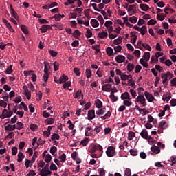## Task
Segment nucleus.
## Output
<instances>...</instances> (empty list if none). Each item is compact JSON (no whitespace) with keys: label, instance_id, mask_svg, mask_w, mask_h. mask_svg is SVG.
I'll list each match as a JSON object with an SVG mask.
<instances>
[{"label":"nucleus","instance_id":"nucleus-1","mask_svg":"<svg viewBox=\"0 0 176 176\" xmlns=\"http://www.w3.org/2000/svg\"><path fill=\"white\" fill-rule=\"evenodd\" d=\"M50 166V164L47 163V164L44 167H43L42 170L40 171L41 176L52 175V171L49 170Z\"/></svg>","mask_w":176,"mask_h":176},{"label":"nucleus","instance_id":"nucleus-2","mask_svg":"<svg viewBox=\"0 0 176 176\" xmlns=\"http://www.w3.org/2000/svg\"><path fill=\"white\" fill-rule=\"evenodd\" d=\"M106 155L108 157H113L116 155V151L115 147L111 146H109L106 151Z\"/></svg>","mask_w":176,"mask_h":176},{"label":"nucleus","instance_id":"nucleus-3","mask_svg":"<svg viewBox=\"0 0 176 176\" xmlns=\"http://www.w3.org/2000/svg\"><path fill=\"white\" fill-rule=\"evenodd\" d=\"M151 152L148 153V155H151V156H155V155H159L160 153V148L159 146L153 145V146L151 147Z\"/></svg>","mask_w":176,"mask_h":176},{"label":"nucleus","instance_id":"nucleus-4","mask_svg":"<svg viewBox=\"0 0 176 176\" xmlns=\"http://www.w3.org/2000/svg\"><path fill=\"white\" fill-rule=\"evenodd\" d=\"M137 6H138V4L129 6V8H128V13L129 16H133L134 13H137Z\"/></svg>","mask_w":176,"mask_h":176},{"label":"nucleus","instance_id":"nucleus-5","mask_svg":"<svg viewBox=\"0 0 176 176\" xmlns=\"http://www.w3.org/2000/svg\"><path fill=\"white\" fill-rule=\"evenodd\" d=\"M137 102H140L142 107H146V99H145V96H138L136 98Z\"/></svg>","mask_w":176,"mask_h":176},{"label":"nucleus","instance_id":"nucleus-6","mask_svg":"<svg viewBox=\"0 0 176 176\" xmlns=\"http://www.w3.org/2000/svg\"><path fill=\"white\" fill-rule=\"evenodd\" d=\"M102 90L104 91H113V89H112V84H105L102 86Z\"/></svg>","mask_w":176,"mask_h":176},{"label":"nucleus","instance_id":"nucleus-7","mask_svg":"<svg viewBox=\"0 0 176 176\" xmlns=\"http://www.w3.org/2000/svg\"><path fill=\"white\" fill-rule=\"evenodd\" d=\"M144 96L148 102H152L153 100H155V97H153V95L148 91L144 92Z\"/></svg>","mask_w":176,"mask_h":176},{"label":"nucleus","instance_id":"nucleus-8","mask_svg":"<svg viewBox=\"0 0 176 176\" xmlns=\"http://www.w3.org/2000/svg\"><path fill=\"white\" fill-rule=\"evenodd\" d=\"M10 14L16 20H19V14H17V12L13 9V6L12 4L10 5Z\"/></svg>","mask_w":176,"mask_h":176},{"label":"nucleus","instance_id":"nucleus-9","mask_svg":"<svg viewBox=\"0 0 176 176\" xmlns=\"http://www.w3.org/2000/svg\"><path fill=\"white\" fill-rule=\"evenodd\" d=\"M44 73L45 74H49V70L52 69V66L50 65V63L49 62L44 61Z\"/></svg>","mask_w":176,"mask_h":176},{"label":"nucleus","instance_id":"nucleus-10","mask_svg":"<svg viewBox=\"0 0 176 176\" xmlns=\"http://www.w3.org/2000/svg\"><path fill=\"white\" fill-rule=\"evenodd\" d=\"M161 78L162 79L164 86H166V85H167L166 83H168V77L167 76V73H162L161 74Z\"/></svg>","mask_w":176,"mask_h":176},{"label":"nucleus","instance_id":"nucleus-11","mask_svg":"<svg viewBox=\"0 0 176 176\" xmlns=\"http://www.w3.org/2000/svg\"><path fill=\"white\" fill-rule=\"evenodd\" d=\"M116 63L120 64L122 63H124V60H126V57L123 55H118L115 58Z\"/></svg>","mask_w":176,"mask_h":176},{"label":"nucleus","instance_id":"nucleus-12","mask_svg":"<svg viewBox=\"0 0 176 176\" xmlns=\"http://www.w3.org/2000/svg\"><path fill=\"white\" fill-rule=\"evenodd\" d=\"M94 118H96V111L94 110L88 111V120H93Z\"/></svg>","mask_w":176,"mask_h":176},{"label":"nucleus","instance_id":"nucleus-13","mask_svg":"<svg viewBox=\"0 0 176 176\" xmlns=\"http://www.w3.org/2000/svg\"><path fill=\"white\" fill-rule=\"evenodd\" d=\"M47 30H52V26L49 25H43L40 28L42 34H45V32H47Z\"/></svg>","mask_w":176,"mask_h":176},{"label":"nucleus","instance_id":"nucleus-14","mask_svg":"<svg viewBox=\"0 0 176 176\" xmlns=\"http://www.w3.org/2000/svg\"><path fill=\"white\" fill-rule=\"evenodd\" d=\"M121 100H123V101L126 100H131V98L130 97V94L129 92H124L121 94Z\"/></svg>","mask_w":176,"mask_h":176},{"label":"nucleus","instance_id":"nucleus-15","mask_svg":"<svg viewBox=\"0 0 176 176\" xmlns=\"http://www.w3.org/2000/svg\"><path fill=\"white\" fill-rule=\"evenodd\" d=\"M93 135V128L91 126L87 127L85 129V137Z\"/></svg>","mask_w":176,"mask_h":176},{"label":"nucleus","instance_id":"nucleus-16","mask_svg":"<svg viewBox=\"0 0 176 176\" xmlns=\"http://www.w3.org/2000/svg\"><path fill=\"white\" fill-rule=\"evenodd\" d=\"M140 135L142 136V138H144V140H148V138L149 135L148 134V131L146 129H142Z\"/></svg>","mask_w":176,"mask_h":176},{"label":"nucleus","instance_id":"nucleus-17","mask_svg":"<svg viewBox=\"0 0 176 176\" xmlns=\"http://www.w3.org/2000/svg\"><path fill=\"white\" fill-rule=\"evenodd\" d=\"M98 36L100 39H105V38H108V33L103 31L102 32H99L98 34Z\"/></svg>","mask_w":176,"mask_h":176},{"label":"nucleus","instance_id":"nucleus-18","mask_svg":"<svg viewBox=\"0 0 176 176\" xmlns=\"http://www.w3.org/2000/svg\"><path fill=\"white\" fill-rule=\"evenodd\" d=\"M68 80V76L65 74H63V76L59 78V83H65V82Z\"/></svg>","mask_w":176,"mask_h":176},{"label":"nucleus","instance_id":"nucleus-19","mask_svg":"<svg viewBox=\"0 0 176 176\" xmlns=\"http://www.w3.org/2000/svg\"><path fill=\"white\" fill-rule=\"evenodd\" d=\"M139 6L144 12H148L151 9L147 4H140Z\"/></svg>","mask_w":176,"mask_h":176},{"label":"nucleus","instance_id":"nucleus-20","mask_svg":"<svg viewBox=\"0 0 176 176\" xmlns=\"http://www.w3.org/2000/svg\"><path fill=\"white\" fill-rule=\"evenodd\" d=\"M21 30L23 32V34H25V35H28L30 32L28 31V28L25 26V25H21Z\"/></svg>","mask_w":176,"mask_h":176},{"label":"nucleus","instance_id":"nucleus-21","mask_svg":"<svg viewBox=\"0 0 176 176\" xmlns=\"http://www.w3.org/2000/svg\"><path fill=\"white\" fill-rule=\"evenodd\" d=\"M82 96V98H83V93H82V90L79 89L76 92V94L74 95V98L79 99L80 98V96Z\"/></svg>","mask_w":176,"mask_h":176},{"label":"nucleus","instance_id":"nucleus-22","mask_svg":"<svg viewBox=\"0 0 176 176\" xmlns=\"http://www.w3.org/2000/svg\"><path fill=\"white\" fill-rule=\"evenodd\" d=\"M143 58L145 61H149V58H151V52H145L143 55Z\"/></svg>","mask_w":176,"mask_h":176},{"label":"nucleus","instance_id":"nucleus-23","mask_svg":"<svg viewBox=\"0 0 176 176\" xmlns=\"http://www.w3.org/2000/svg\"><path fill=\"white\" fill-rule=\"evenodd\" d=\"M45 123L47 124V126H49L50 124H54V118H47L45 120Z\"/></svg>","mask_w":176,"mask_h":176},{"label":"nucleus","instance_id":"nucleus-24","mask_svg":"<svg viewBox=\"0 0 176 176\" xmlns=\"http://www.w3.org/2000/svg\"><path fill=\"white\" fill-rule=\"evenodd\" d=\"M109 98L113 102H116V101H118V96H115V94H113V91H111V94L109 95Z\"/></svg>","mask_w":176,"mask_h":176},{"label":"nucleus","instance_id":"nucleus-25","mask_svg":"<svg viewBox=\"0 0 176 176\" xmlns=\"http://www.w3.org/2000/svg\"><path fill=\"white\" fill-rule=\"evenodd\" d=\"M24 94L28 100H31V91L27 88L25 89Z\"/></svg>","mask_w":176,"mask_h":176},{"label":"nucleus","instance_id":"nucleus-26","mask_svg":"<svg viewBox=\"0 0 176 176\" xmlns=\"http://www.w3.org/2000/svg\"><path fill=\"white\" fill-rule=\"evenodd\" d=\"M107 112L106 108H102L100 110L96 111V113L98 115V116H100V115H104Z\"/></svg>","mask_w":176,"mask_h":176},{"label":"nucleus","instance_id":"nucleus-27","mask_svg":"<svg viewBox=\"0 0 176 176\" xmlns=\"http://www.w3.org/2000/svg\"><path fill=\"white\" fill-rule=\"evenodd\" d=\"M24 157H25V155H24V154L23 153L19 152L18 153L17 162H23V159H24Z\"/></svg>","mask_w":176,"mask_h":176},{"label":"nucleus","instance_id":"nucleus-28","mask_svg":"<svg viewBox=\"0 0 176 176\" xmlns=\"http://www.w3.org/2000/svg\"><path fill=\"white\" fill-rule=\"evenodd\" d=\"M106 53L108 54V56H109V57H111V56L113 54V49H112L111 47H108L106 49Z\"/></svg>","mask_w":176,"mask_h":176},{"label":"nucleus","instance_id":"nucleus-29","mask_svg":"<svg viewBox=\"0 0 176 176\" xmlns=\"http://www.w3.org/2000/svg\"><path fill=\"white\" fill-rule=\"evenodd\" d=\"M91 25H92V27L96 28L98 27V25H100V23H98V21H97L96 19H91Z\"/></svg>","mask_w":176,"mask_h":176},{"label":"nucleus","instance_id":"nucleus-30","mask_svg":"<svg viewBox=\"0 0 176 176\" xmlns=\"http://www.w3.org/2000/svg\"><path fill=\"white\" fill-rule=\"evenodd\" d=\"M140 63L141 65L144 67V68H149V65L147 63V62H145L144 58H141L140 60Z\"/></svg>","mask_w":176,"mask_h":176},{"label":"nucleus","instance_id":"nucleus-31","mask_svg":"<svg viewBox=\"0 0 176 176\" xmlns=\"http://www.w3.org/2000/svg\"><path fill=\"white\" fill-rule=\"evenodd\" d=\"M138 20V18L135 16H131L129 19L130 23H132V24H135Z\"/></svg>","mask_w":176,"mask_h":176},{"label":"nucleus","instance_id":"nucleus-32","mask_svg":"<svg viewBox=\"0 0 176 176\" xmlns=\"http://www.w3.org/2000/svg\"><path fill=\"white\" fill-rule=\"evenodd\" d=\"M146 31H148L146 26L143 25L142 28H140V32L141 35H145Z\"/></svg>","mask_w":176,"mask_h":176},{"label":"nucleus","instance_id":"nucleus-33","mask_svg":"<svg viewBox=\"0 0 176 176\" xmlns=\"http://www.w3.org/2000/svg\"><path fill=\"white\" fill-rule=\"evenodd\" d=\"M85 36L87 38H91V36H93V32H91V30L89 28L87 29Z\"/></svg>","mask_w":176,"mask_h":176},{"label":"nucleus","instance_id":"nucleus-34","mask_svg":"<svg viewBox=\"0 0 176 176\" xmlns=\"http://www.w3.org/2000/svg\"><path fill=\"white\" fill-rule=\"evenodd\" d=\"M128 135H129L128 140L129 141H131V140H133V138H134V137H135V133H134L133 131H129Z\"/></svg>","mask_w":176,"mask_h":176},{"label":"nucleus","instance_id":"nucleus-35","mask_svg":"<svg viewBox=\"0 0 176 176\" xmlns=\"http://www.w3.org/2000/svg\"><path fill=\"white\" fill-rule=\"evenodd\" d=\"M12 68H13V65H11L10 67L7 68V69L5 72V74H6L7 75H10V74L13 72V69Z\"/></svg>","mask_w":176,"mask_h":176},{"label":"nucleus","instance_id":"nucleus-36","mask_svg":"<svg viewBox=\"0 0 176 176\" xmlns=\"http://www.w3.org/2000/svg\"><path fill=\"white\" fill-rule=\"evenodd\" d=\"M138 97L144 96V91H145V89L143 87H139L138 89Z\"/></svg>","mask_w":176,"mask_h":176},{"label":"nucleus","instance_id":"nucleus-37","mask_svg":"<svg viewBox=\"0 0 176 176\" xmlns=\"http://www.w3.org/2000/svg\"><path fill=\"white\" fill-rule=\"evenodd\" d=\"M111 111H109L104 116H101L100 118L102 120H105L106 119H108V118H111Z\"/></svg>","mask_w":176,"mask_h":176},{"label":"nucleus","instance_id":"nucleus-38","mask_svg":"<svg viewBox=\"0 0 176 176\" xmlns=\"http://www.w3.org/2000/svg\"><path fill=\"white\" fill-rule=\"evenodd\" d=\"M142 47L146 49V50H148V52H151V50H152V47H151V45H149V44L142 43Z\"/></svg>","mask_w":176,"mask_h":176},{"label":"nucleus","instance_id":"nucleus-39","mask_svg":"<svg viewBox=\"0 0 176 176\" xmlns=\"http://www.w3.org/2000/svg\"><path fill=\"white\" fill-rule=\"evenodd\" d=\"M126 69H127V71H129V72H131V71L134 69V64L128 63L126 66Z\"/></svg>","mask_w":176,"mask_h":176},{"label":"nucleus","instance_id":"nucleus-40","mask_svg":"<svg viewBox=\"0 0 176 176\" xmlns=\"http://www.w3.org/2000/svg\"><path fill=\"white\" fill-rule=\"evenodd\" d=\"M123 104L125 107H131L133 102L130 100L127 99L123 101Z\"/></svg>","mask_w":176,"mask_h":176},{"label":"nucleus","instance_id":"nucleus-41","mask_svg":"<svg viewBox=\"0 0 176 176\" xmlns=\"http://www.w3.org/2000/svg\"><path fill=\"white\" fill-rule=\"evenodd\" d=\"M80 144H81V145H82V146H86L89 144V138H85L84 140H82L80 142Z\"/></svg>","mask_w":176,"mask_h":176},{"label":"nucleus","instance_id":"nucleus-42","mask_svg":"<svg viewBox=\"0 0 176 176\" xmlns=\"http://www.w3.org/2000/svg\"><path fill=\"white\" fill-rule=\"evenodd\" d=\"M73 71L74 72V74L76 75V76H80V69L78 68V67H74L73 69Z\"/></svg>","mask_w":176,"mask_h":176},{"label":"nucleus","instance_id":"nucleus-43","mask_svg":"<svg viewBox=\"0 0 176 176\" xmlns=\"http://www.w3.org/2000/svg\"><path fill=\"white\" fill-rule=\"evenodd\" d=\"M59 160H60L61 163H64L65 160H67V155L65 153H63L61 156L59 157Z\"/></svg>","mask_w":176,"mask_h":176},{"label":"nucleus","instance_id":"nucleus-44","mask_svg":"<svg viewBox=\"0 0 176 176\" xmlns=\"http://www.w3.org/2000/svg\"><path fill=\"white\" fill-rule=\"evenodd\" d=\"M96 108H102V102L100 100V99H97L96 100Z\"/></svg>","mask_w":176,"mask_h":176},{"label":"nucleus","instance_id":"nucleus-45","mask_svg":"<svg viewBox=\"0 0 176 176\" xmlns=\"http://www.w3.org/2000/svg\"><path fill=\"white\" fill-rule=\"evenodd\" d=\"M80 35H82V33L78 30H76L73 33V36L74 38H78V36H80Z\"/></svg>","mask_w":176,"mask_h":176},{"label":"nucleus","instance_id":"nucleus-46","mask_svg":"<svg viewBox=\"0 0 176 176\" xmlns=\"http://www.w3.org/2000/svg\"><path fill=\"white\" fill-rule=\"evenodd\" d=\"M52 155L50 154H47V155H45V163H50V162H52Z\"/></svg>","mask_w":176,"mask_h":176},{"label":"nucleus","instance_id":"nucleus-47","mask_svg":"<svg viewBox=\"0 0 176 176\" xmlns=\"http://www.w3.org/2000/svg\"><path fill=\"white\" fill-rule=\"evenodd\" d=\"M97 151V144H95L94 146H91L89 149L90 153H95V152Z\"/></svg>","mask_w":176,"mask_h":176},{"label":"nucleus","instance_id":"nucleus-48","mask_svg":"<svg viewBox=\"0 0 176 176\" xmlns=\"http://www.w3.org/2000/svg\"><path fill=\"white\" fill-rule=\"evenodd\" d=\"M122 37H118V38L115 39L113 41V43L115 45H120V43H122Z\"/></svg>","mask_w":176,"mask_h":176},{"label":"nucleus","instance_id":"nucleus-49","mask_svg":"<svg viewBox=\"0 0 176 176\" xmlns=\"http://www.w3.org/2000/svg\"><path fill=\"white\" fill-rule=\"evenodd\" d=\"M166 16L164 15V14H157V19L160 20V21H163L164 20Z\"/></svg>","mask_w":176,"mask_h":176},{"label":"nucleus","instance_id":"nucleus-50","mask_svg":"<svg viewBox=\"0 0 176 176\" xmlns=\"http://www.w3.org/2000/svg\"><path fill=\"white\" fill-rule=\"evenodd\" d=\"M52 19H55L56 21H60V20H61V14H55Z\"/></svg>","mask_w":176,"mask_h":176},{"label":"nucleus","instance_id":"nucleus-51","mask_svg":"<svg viewBox=\"0 0 176 176\" xmlns=\"http://www.w3.org/2000/svg\"><path fill=\"white\" fill-rule=\"evenodd\" d=\"M51 140L52 141H54L55 140H60V135L57 133H54L51 137Z\"/></svg>","mask_w":176,"mask_h":176},{"label":"nucleus","instance_id":"nucleus-52","mask_svg":"<svg viewBox=\"0 0 176 176\" xmlns=\"http://www.w3.org/2000/svg\"><path fill=\"white\" fill-rule=\"evenodd\" d=\"M85 74H86V76H87V78H88V79L91 78L92 72H91V70L90 69H87L86 72H85Z\"/></svg>","mask_w":176,"mask_h":176},{"label":"nucleus","instance_id":"nucleus-53","mask_svg":"<svg viewBox=\"0 0 176 176\" xmlns=\"http://www.w3.org/2000/svg\"><path fill=\"white\" fill-rule=\"evenodd\" d=\"M50 169L51 170V171H57V166H56L54 163L52 162L50 166Z\"/></svg>","mask_w":176,"mask_h":176},{"label":"nucleus","instance_id":"nucleus-54","mask_svg":"<svg viewBox=\"0 0 176 176\" xmlns=\"http://www.w3.org/2000/svg\"><path fill=\"white\" fill-rule=\"evenodd\" d=\"M50 152L51 155H55L56 152H57V147L52 146L50 150Z\"/></svg>","mask_w":176,"mask_h":176},{"label":"nucleus","instance_id":"nucleus-55","mask_svg":"<svg viewBox=\"0 0 176 176\" xmlns=\"http://www.w3.org/2000/svg\"><path fill=\"white\" fill-rule=\"evenodd\" d=\"M162 100L164 101H167V102H168V101H170V100H171V94H169L168 96H166L164 97V96H163Z\"/></svg>","mask_w":176,"mask_h":176},{"label":"nucleus","instance_id":"nucleus-56","mask_svg":"<svg viewBox=\"0 0 176 176\" xmlns=\"http://www.w3.org/2000/svg\"><path fill=\"white\" fill-rule=\"evenodd\" d=\"M99 173V176H104L105 175V169L101 168L98 170Z\"/></svg>","mask_w":176,"mask_h":176},{"label":"nucleus","instance_id":"nucleus-57","mask_svg":"<svg viewBox=\"0 0 176 176\" xmlns=\"http://www.w3.org/2000/svg\"><path fill=\"white\" fill-rule=\"evenodd\" d=\"M49 53L52 57H56L58 53L56 51H54L53 50H49Z\"/></svg>","mask_w":176,"mask_h":176},{"label":"nucleus","instance_id":"nucleus-58","mask_svg":"<svg viewBox=\"0 0 176 176\" xmlns=\"http://www.w3.org/2000/svg\"><path fill=\"white\" fill-rule=\"evenodd\" d=\"M142 69V67L140 65L135 66V74H139V72Z\"/></svg>","mask_w":176,"mask_h":176},{"label":"nucleus","instance_id":"nucleus-59","mask_svg":"<svg viewBox=\"0 0 176 176\" xmlns=\"http://www.w3.org/2000/svg\"><path fill=\"white\" fill-rule=\"evenodd\" d=\"M130 93H131L133 98H135V97H137V92L135 91V90L131 89Z\"/></svg>","mask_w":176,"mask_h":176},{"label":"nucleus","instance_id":"nucleus-60","mask_svg":"<svg viewBox=\"0 0 176 176\" xmlns=\"http://www.w3.org/2000/svg\"><path fill=\"white\" fill-rule=\"evenodd\" d=\"M112 24H113V23L111 21H107L104 23V26L107 27V28H109V27H112Z\"/></svg>","mask_w":176,"mask_h":176},{"label":"nucleus","instance_id":"nucleus-61","mask_svg":"<svg viewBox=\"0 0 176 176\" xmlns=\"http://www.w3.org/2000/svg\"><path fill=\"white\" fill-rule=\"evenodd\" d=\"M16 124H17V126H16L17 130H21L23 129V126H24V124H23V122H17Z\"/></svg>","mask_w":176,"mask_h":176},{"label":"nucleus","instance_id":"nucleus-62","mask_svg":"<svg viewBox=\"0 0 176 176\" xmlns=\"http://www.w3.org/2000/svg\"><path fill=\"white\" fill-rule=\"evenodd\" d=\"M98 20L100 21V24H104V18L102 17V15L100 14L98 17H97Z\"/></svg>","mask_w":176,"mask_h":176},{"label":"nucleus","instance_id":"nucleus-63","mask_svg":"<svg viewBox=\"0 0 176 176\" xmlns=\"http://www.w3.org/2000/svg\"><path fill=\"white\" fill-rule=\"evenodd\" d=\"M126 176H131V170L130 168H126L125 170Z\"/></svg>","mask_w":176,"mask_h":176},{"label":"nucleus","instance_id":"nucleus-64","mask_svg":"<svg viewBox=\"0 0 176 176\" xmlns=\"http://www.w3.org/2000/svg\"><path fill=\"white\" fill-rule=\"evenodd\" d=\"M170 104L171 105V107H176V99H171Z\"/></svg>","mask_w":176,"mask_h":176}]
</instances>
